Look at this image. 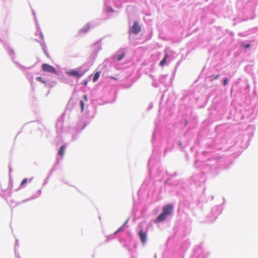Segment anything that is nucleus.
<instances>
[{"mask_svg":"<svg viewBox=\"0 0 258 258\" xmlns=\"http://www.w3.org/2000/svg\"><path fill=\"white\" fill-rule=\"evenodd\" d=\"M173 208V206L172 204H168L164 206L163 208V212L156 218L155 222L158 223L165 220L167 216L171 214Z\"/></svg>","mask_w":258,"mask_h":258,"instance_id":"obj_1","label":"nucleus"},{"mask_svg":"<svg viewBox=\"0 0 258 258\" xmlns=\"http://www.w3.org/2000/svg\"><path fill=\"white\" fill-rule=\"evenodd\" d=\"M85 72V71H80L78 70H71L67 72V74L70 76L75 77L79 79L82 77Z\"/></svg>","mask_w":258,"mask_h":258,"instance_id":"obj_2","label":"nucleus"},{"mask_svg":"<svg viewBox=\"0 0 258 258\" xmlns=\"http://www.w3.org/2000/svg\"><path fill=\"white\" fill-rule=\"evenodd\" d=\"M42 70L43 71L46 72L53 73L55 74L57 73L56 69L47 63H43L42 64Z\"/></svg>","mask_w":258,"mask_h":258,"instance_id":"obj_3","label":"nucleus"},{"mask_svg":"<svg viewBox=\"0 0 258 258\" xmlns=\"http://www.w3.org/2000/svg\"><path fill=\"white\" fill-rule=\"evenodd\" d=\"M141 30V28L137 22L134 23V24L130 29V32L134 34H138Z\"/></svg>","mask_w":258,"mask_h":258,"instance_id":"obj_4","label":"nucleus"},{"mask_svg":"<svg viewBox=\"0 0 258 258\" xmlns=\"http://www.w3.org/2000/svg\"><path fill=\"white\" fill-rule=\"evenodd\" d=\"M90 24L87 23L79 30V33L80 34L86 33L90 30Z\"/></svg>","mask_w":258,"mask_h":258,"instance_id":"obj_5","label":"nucleus"},{"mask_svg":"<svg viewBox=\"0 0 258 258\" xmlns=\"http://www.w3.org/2000/svg\"><path fill=\"white\" fill-rule=\"evenodd\" d=\"M139 234L142 243H145L147 240V233H144L143 230L141 229L139 232Z\"/></svg>","mask_w":258,"mask_h":258,"instance_id":"obj_6","label":"nucleus"},{"mask_svg":"<svg viewBox=\"0 0 258 258\" xmlns=\"http://www.w3.org/2000/svg\"><path fill=\"white\" fill-rule=\"evenodd\" d=\"M65 149H66V146L65 145H62L61 146L59 150H58V154L61 156V157H63V154H64V151H65Z\"/></svg>","mask_w":258,"mask_h":258,"instance_id":"obj_7","label":"nucleus"},{"mask_svg":"<svg viewBox=\"0 0 258 258\" xmlns=\"http://www.w3.org/2000/svg\"><path fill=\"white\" fill-rule=\"evenodd\" d=\"M168 54H166L164 58L160 62V65L161 66H163L164 65H165L166 64L167 58H168Z\"/></svg>","mask_w":258,"mask_h":258,"instance_id":"obj_8","label":"nucleus"},{"mask_svg":"<svg viewBox=\"0 0 258 258\" xmlns=\"http://www.w3.org/2000/svg\"><path fill=\"white\" fill-rule=\"evenodd\" d=\"M100 73L99 72H96L93 76V82H95L99 79Z\"/></svg>","mask_w":258,"mask_h":258,"instance_id":"obj_9","label":"nucleus"},{"mask_svg":"<svg viewBox=\"0 0 258 258\" xmlns=\"http://www.w3.org/2000/svg\"><path fill=\"white\" fill-rule=\"evenodd\" d=\"M124 56L125 54L123 53L118 56H116L115 57L116 60L120 61L124 57Z\"/></svg>","mask_w":258,"mask_h":258,"instance_id":"obj_10","label":"nucleus"},{"mask_svg":"<svg viewBox=\"0 0 258 258\" xmlns=\"http://www.w3.org/2000/svg\"><path fill=\"white\" fill-rule=\"evenodd\" d=\"M36 80L43 84H46V81L43 80L41 77H38L36 78Z\"/></svg>","mask_w":258,"mask_h":258,"instance_id":"obj_11","label":"nucleus"},{"mask_svg":"<svg viewBox=\"0 0 258 258\" xmlns=\"http://www.w3.org/2000/svg\"><path fill=\"white\" fill-rule=\"evenodd\" d=\"M219 75H217L216 76H211L210 77L211 78V81L217 80L219 78Z\"/></svg>","mask_w":258,"mask_h":258,"instance_id":"obj_12","label":"nucleus"},{"mask_svg":"<svg viewBox=\"0 0 258 258\" xmlns=\"http://www.w3.org/2000/svg\"><path fill=\"white\" fill-rule=\"evenodd\" d=\"M228 82V79L227 78H224L223 80V85L226 86Z\"/></svg>","mask_w":258,"mask_h":258,"instance_id":"obj_13","label":"nucleus"},{"mask_svg":"<svg viewBox=\"0 0 258 258\" xmlns=\"http://www.w3.org/2000/svg\"><path fill=\"white\" fill-rule=\"evenodd\" d=\"M80 103V106H81V107L82 109V111H83L84 110V103L83 101H81Z\"/></svg>","mask_w":258,"mask_h":258,"instance_id":"obj_14","label":"nucleus"},{"mask_svg":"<svg viewBox=\"0 0 258 258\" xmlns=\"http://www.w3.org/2000/svg\"><path fill=\"white\" fill-rule=\"evenodd\" d=\"M242 47H244L245 48H249L250 47V44H247L246 45H242Z\"/></svg>","mask_w":258,"mask_h":258,"instance_id":"obj_15","label":"nucleus"},{"mask_svg":"<svg viewBox=\"0 0 258 258\" xmlns=\"http://www.w3.org/2000/svg\"><path fill=\"white\" fill-rule=\"evenodd\" d=\"M27 182V179L26 178H25L23 180V181H22L21 182V185H24V184H25L26 182Z\"/></svg>","mask_w":258,"mask_h":258,"instance_id":"obj_16","label":"nucleus"},{"mask_svg":"<svg viewBox=\"0 0 258 258\" xmlns=\"http://www.w3.org/2000/svg\"><path fill=\"white\" fill-rule=\"evenodd\" d=\"M88 83V81L87 80H84L83 81V84L85 85H86Z\"/></svg>","mask_w":258,"mask_h":258,"instance_id":"obj_17","label":"nucleus"},{"mask_svg":"<svg viewBox=\"0 0 258 258\" xmlns=\"http://www.w3.org/2000/svg\"><path fill=\"white\" fill-rule=\"evenodd\" d=\"M83 98L85 101H87V95H84L83 96Z\"/></svg>","mask_w":258,"mask_h":258,"instance_id":"obj_18","label":"nucleus"},{"mask_svg":"<svg viewBox=\"0 0 258 258\" xmlns=\"http://www.w3.org/2000/svg\"><path fill=\"white\" fill-rule=\"evenodd\" d=\"M121 228L122 227H120V228H119L117 231H116L114 233H117L118 232H119V231H120L121 230Z\"/></svg>","mask_w":258,"mask_h":258,"instance_id":"obj_19","label":"nucleus"},{"mask_svg":"<svg viewBox=\"0 0 258 258\" xmlns=\"http://www.w3.org/2000/svg\"><path fill=\"white\" fill-rule=\"evenodd\" d=\"M111 78L112 79H113V80H116V78H115V77H111Z\"/></svg>","mask_w":258,"mask_h":258,"instance_id":"obj_20","label":"nucleus"}]
</instances>
